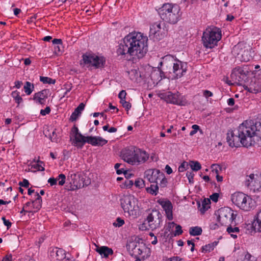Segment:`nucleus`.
<instances>
[{
  "mask_svg": "<svg viewBox=\"0 0 261 261\" xmlns=\"http://www.w3.org/2000/svg\"><path fill=\"white\" fill-rule=\"evenodd\" d=\"M148 38L140 32L129 33L117 49L118 55H129L133 58H142L148 50Z\"/></svg>",
  "mask_w": 261,
  "mask_h": 261,
  "instance_id": "f257e3e1",
  "label": "nucleus"
},
{
  "mask_svg": "<svg viewBox=\"0 0 261 261\" xmlns=\"http://www.w3.org/2000/svg\"><path fill=\"white\" fill-rule=\"evenodd\" d=\"M249 122L242 123L236 129L229 130L227 134V141L232 147H238L242 145L244 147H249L254 144V141L251 135Z\"/></svg>",
  "mask_w": 261,
  "mask_h": 261,
  "instance_id": "f03ea898",
  "label": "nucleus"
},
{
  "mask_svg": "<svg viewBox=\"0 0 261 261\" xmlns=\"http://www.w3.org/2000/svg\"><path fill=\"white\" fill-rule=\"evenodd\" d=\"M160 64L165 73H168L169 78L172 80L181 77L187 70L186 63L179 61L170 55L164 56Z\"/></svg>",
  "mask_w": 261,
  "mask_h": 261,
  "instance_id": "7ed1b4c3",
  "label": "nucleus"
},
{
  "mask_svg": "<svg viewBox=\"0 0 261 261\" xmlns=\"http://www.w3.org/2000/svg\"><path fill=\"white\" fill-rule=\"evenodd\" d=\"M159 14L164 21L170 23H176L180 17V7L175 4L167 3L160 8Z\"/></svg>",
  "mask_w": 261,
  "mask_h": 261,
  "instance_id": "20e7f679",
  "label": "nucleus"
},
{
  "mask_svg": "<svg viewBox=\"0 0 261 261\" xmlns=\"http://www.w3.org/2000/svg\"><path fill=\"white\" fill-rule=\"evenodd\" d=\"M120 205L125 216L135 218L139 214L138 201L130 194L124 195L120 199Z\"/></svg>",
  "mask_w": 261,
  "mask_h": 261,
  "instance_id": "39448f33",
  "label": "nucleus"
},
{
  "mask_svg": "<svg viewBox=\"0 0 261 261\" xmlns=\"http://www.w3.org/2000/svg\"><path fill=\"white\" fill-rule=\"evenodd\" d=\"M222 36L221 30L216 27L207 28L203 33L202 41L206 48H213L217 45Z\"/></svg>",
  "mask_w": 261,
  "mask_h": 261,
  "instance_id": "423d86ee",
  "label": "nucleus"
},
{
  "mask_svg": "<svg viewBox=\"0 0 261 261\" xmlns=\"http://www.w3.org/2000/svg\"><path fill=\"white\" fill-rule=\"evenodd\" d=\"M232 202L240 210L248 212L255 207V201L252 198L242 193L235 192L231 195Z\"/></svg>",
  "mask_w": 261,
  "mask_h": 261,
  "instance_id": "0eeeda50",
  "label": "nucleus"
},
{
  "mask_svg": "<svg viewBox=\"0 0 261 261\" xmlns=\"http://www.w3.org/2000/svg\"><path fill=\"white\" fill-rule=\"evenodd\" d=\"M83 61L88 67L94 69L100 68L104 66L106 59L103 56H98L93 53H87L82 56Z\"/></svg>",
  "mask_w": 261,
  "mask_h": 261,
  "instance_id": "6e6552de",
  "label": "nucleus"
},
{
  "mask_svg": "<svg viewBox=\"0 0 261 261\" xmlns=\"http://www.w3.org/2000/svg\"><path fill=\"white\" fill-rule=\"evenodd\" d=\"M218 220L221 225H231L236 219L237 214L228 207H224L218 211Z\"/></svg>",
  "mask_w": 261,
  "mask_h": 261,
  "instance_id": "1a4fd4ad",
  "label": "nucleus"
},
{
  "mask_svg": "<svg viewBox=\"0 0 261 261\" xmlns=\"http://www.w3.org/2000/svg\"><path fill=\"white\" fill-rule=\"evenodd\" d=\"M244 184L251 191H261V174H250L246 176Z\"/></svg>",
  "mask_w": 261,
  "mask_h": 261,
  "instance_id": "9d476101",
  "label": "nucleus"
},
{
  "mask_svg": "<svg viewBox=\"0 0 261 261\" xmlns=\"http://www.w3.org/2000/svg\"><path fill=\"white\" fill-rule=\"evenodd\" d=\"M68 185L66 186L68 191H75L84 186L80 174L78 172H69L67 176Z\"/></svg>",
  "mask_w": 261,
  "mask_h": 261,
  "instance_id": "9b49d317",
  "label": "nucleus"
},
{
  "mask_svg": "<svg viewBox=\"0 0 261 261\" xmlns=\"http://www.w3.org/2000/svg\"><path fill=\"white\" fill-rule=\"evenodd\" d=\"M161 222L162 215L157 210H152L145 220V224L152 230L160 227Z\"/></svg>",
  "mask_w": 261,
  "mask_h": 261,
  "instance_id": "f8f14e48",
  "label": "nucleus"
},
{
  "mask_svg": "<svg viewBox=\"0 0 261 261\" xmlns=\"http://www.w3.org/2000/svg\"><path fill=\"white\" fill-rule=\"evenodd\" d=\"M242 46V44L238 43L233 47L232 51L234 54L237 55L239 56L238 58L242 61H249L252 59L253 55V52L251 51V48H249L243 49Z\"/></svg>",
  "mask_w": 261,
  "mask_h": 261,
  "instance_id": "ddd939ff",
  "label": "nucleus"
},
{
  "mask_svg": "<svg viewBox=\"0 0 261 261\" xmlns=\"http://www.w3.org/2000/svg\"><path fill=\"white\" fill-rule=\"evenodd\" d=\"M71 133L73 139L74 145L80 148H82L86 143H88V136L85 137L79 132L78 128L74 126L72 127Z\"/></svg>",
  "mask_w": 261,
  "mask_h": 261,
  "instance_id": "4468645a",
  "label": "nucleus"
},
{
  "mask_svg": "<svg viewBox=\"0 0 261 261\" xmlns=\"http://www.w3.org/2000/svg\"><path fill=\"white\" fill-rule=\"evenodd\" d=\"M165 35L164 29L159 22L153 23L150 28L149 36L155 40H159Z\"/></svg>",
  "mask_w": 261,
  "mask_h": 261,
  "instance_id": "2eb2a0df",
  "label": "nucleus"
},
{
  "mask_svg": "<svg viewBox=\"0 0 261 261\" xmlns=\"http://www.w3.org/2000/svg\"><path fill=\"white\" fill-rule=\"evenodd\" d=\"M136 148L132 147L123 149L121 153L122 160L132 165H135Z\"/></svg>",
  "mask_w": 261,
  "mask_h": 261,
  "instance_id": "dca6fc26",
  "label": "nucleus"
},
{
  "mask_svg": "<svg viewBox=\"0 0 261 261\" xmlns=\"http://www.w3.org/2000/svg\"><path fill=\"white\" fill-rule=\"evenodd\" d=\"M163 176V172L156 169H149L144 172V178L151 183H158L159 177Z\"/></svg>",
  "mask_w": 261,
  "mask_h": 261,
  "instance_id": "f3484780",
  "label": "nucleus"
},
{
  "mask_svg": "<svg viewBox=\"0 0 261 261\" xmlns=\"http://www.w3.org/2000/svg\"><path fill=\"white\" fill-rule=\"evenodd\" d=\"M250 128H251V135L254 141V143L261 141V122H256L255 124L252 121L249 122Z\"/></svg>",
  "mask_w": 261,
  "mask_h": 261,
  "instance_id": "a211bd4d",
  "label": "nucleus"
},
{
  "mask_svg": "<svg viewBox=\"0 0 261 261\" xmlns=\"http://www.w3.org/2000/svg\"><path fill=\"white\" fill-rule=\"evenodd\" d=\"M65 251L61 248H50L49 256L51 260H62L65 258Z\"/></svg>",
  "mask_w": 261,
  "mask_h": 261,
  "instance_id": "6ab92c4d",
  "label": "nucleus"
},
{
  "mask_svg": "<svg viewBox=\"0 0 261 261\" xmlns=\"http://www.w3.org/2000/svg\"><path fill=\"white\" fill-rule=\"evenodd\" d=\"M245 89L253 93L261 92V79L254 78L252 80L250 84L245 86Z\"/></svg>",
  "mask_w": 261,
  "mask_h": 261,
  "instance_id": "aec40b11",
  "label": "nucleus"
},
{
  "mask_svg": "<svg viewBox=\"0 0 261 261\" xmlns=\"http://www.w3.org/2000/svg\"><path fill=\"white\" fill-rule=\"evenodd\" d=\"M135 165L145 163L149 159V155L145 151L136 148Z\"/></svg>",
  "mask_w": 261,
  "mask_h": 261,
  "instance_id": "412c9836",
  "label": "nucleus"
},
{
  "mask_svg": "<svg viewBox=\"0 0 261 261\" xmlns=\"http://www.w3.org/2000/svg\"><path fill=\"white\" fill-rule=\"evenodd\" d=\"M165 98L168 102L178 105H182L181 96L178 92L173 93L168 92L166 93Z\"/></svg>",
  "mask_w": 261,
  "mask_h": 261,
  "instance_id": "4be33fe9",
  "label": "nucleus"
},
{
  "mask_svg": "<svg viewBox=\"0 0 261 261\" xmlns=\"http://www.w3.org/2000/svg\"><path fill=\"white\" fill-rule=\"evenodd\" d=\"M147 72L145 73L147 77L145 79L149 77L154 81H160L162 79L161 73L159 69H153L150 67L147 68Z\"/></svg>",
  "mask_w": 261,
  "mask_h": 261,
  "instance_id": "5701e85b",
  "label": "nucleus"
},
{
  "mask_svg": "<svg viewBox=\"0 0 261 261\" xmlns=\"http://www.w3.org/2000/svg\"><path fill=\"white\" fill-rule=\"evenodd\" d=\"M128 74L131 80L139 82L141 80L145 79L147 77L146 74L143 73L142 71L137 69H132L128 72Z\"/></svg>",
  "mask_w": 261,
  "mask_h": 261,
  "instance_id": "b1692460",
  "label": "nucleus"
},
{
  "mask_svg": "<svg viewBox=\"0 0 261 261\" xmlns=\"http://www.w3.org/2000/svg\"><path fill=\"white\" fill-rule=\"evenodd\" d=\"M159 203L165 211L167 218L169 220H172V205L170 201L162 200L159 201Z\"/></svg>",
  "mask_w": 261,
  "mask_h": 261,
  "instance_id": "393cba45",
  "label": "nucleus"
},
{
  "mask_svg": "<svg viewBox=\"0 0 261 261\" xmlns=\"http://www.w3.org/2000/svg\"><path fill=\"white\" fill-rule=\"evenodd\" d=\"M108 141L99 136H88V143L92 146H103L107 144Z\"/></svg>",
  "mask_w": 261,
  "mask_h": 261,
  "instance_id": "a878e982",
  "label": "nucleus"
},
{
  "mask_svg": "<svg viewBox=\"0 0 261 261\" xmlns=\"http://www.w3.org/2000/svg\"><path fill=\"white\" fill-rule=\"evenodd\" d=\"M49 93V90H43L36 93L34 95L33 99L40 104H43L44 103V100L47 98Z\"/></svg>",
  "mask_w": 261,
  "mask_h": 261,
  "instance_id": "bb28decb",
  "label": "nucleus"
},
{
  "mask_svg": "<svg viewBox=\"0 0 261 261\" xmlns=\"http://www.w3.org/2000/svg\"><path fill=\"white\" fill-rule=\"evenodd\" d=\"M252 226L255 232H261V210L259 211L254 217Z\"/></svg>",
  "mask_w": 261,
  "mask_h": 261,
  "instance_id": "cd10ccee",
  "label": "nucleus"
},
{
  "mask_svg": "<svg viewBox=\"0 0 261 261\" xmlns=\"http://www.w3.org/2000/svg\"><path fill=\"white\" fill-rule=\"evenodd\" d=\"M97 252L102 257L107 258L109 255L113 253V251L111 248L107 246H101L96 249Z\"/></svg>",
  "mask_w": 261,
  "mask_h": 261,
  "instance_id": "c85d7f7f",
  "label": "nucleus"
},
{
  "mask_svg": "<svg viewBox=\"0 0 261 261\" xmlns=\"http://www.w3.org/2000/svg\"><path fill=\"white\" fill-rule=\"evenodd\" d=\"M197 204L199 211L203 214L210 208L211 201L209 199L205 198Z\"/></svg>",
  "mask_w": 261,
  "mask_h": 261,
  "instance_id": "c756f323",
  "label": "nucleus"
},
{
  "mask_svg": "<svg viewBox=\"0 0 261 261\" xmlns=\"http://www.w3.org/2000/svg\"><path fill=\"white\" fill-rule=\"evenodd\" d=\"M129 248H132L133 253L136 255H141L143 253L142 246L140 243L134 242H132L129 245Z\"/></svg>",
  "mask_w": 261,
  "mask_h": 261,
  "instance_id": "7c9ffc66",
  "label": "nucleus"
},
{
  "mask_svg": "<svg viewBox=\"0 0 261 261\" xmlns=\"http://www.w3.org/2000/svg\"><path fill=\"white\" fill-rule=\"evenodd\" d=\"M146 190L147 193L150 194L156 195L159 190L158 183H153V184H151L149 187L146 188Z\"/></svg>",
  "mask_w": 261,
  "mask_h": 261,
  "instance_id": "2f4dec72",
  "label": "nucleus"
},
{
  "mask_svg": "<svg viewBox=\"0 0 261 261\" xmlns=\"http://www.w3.org/2000/svg\"><path fill=\"white\" fill-rule=\"evenodd\" d=\"M202 230L200 227L195 226L190 228L189 233L191 236H196L200 235L202 233Z\"/></svg>",
  "mask_w": 261,
  "mask_h": 261,
  "instance_id": "473e14b6",
  "label": "nucleus"
},
{
  "mask_svg": "<svg viewBox=\"0 0 261 261\" xmlns=\"http://www.w3.org/2000/svg\"><path fill=\"white\" fill-rule=\"evenodd\" d=\"M217 242H214L211 244H208L202 247V252H210L212 251L214 248L217 246Z\"/></svg>",
  "mask_w": 261,
  "mask_h": 261,
  "instance_id": "72a5a7b5",
  "label": "nucleus"
},
{
  "mask_svg": "<svg viewBox=\"0 0 261 261\" xmlns=\"http://www.w3.org/2000/svg\"><path fill=\"white\" fill-rule=\"evenodd\" d=\"M175 225H176L175 230L174 232V236H179L182 233L181 226L179 225H176L174 222H171L169 223V227L170 228H173Z\"/></svg>",
  "mask_w": 261,
  "mask_h": 261,
  "instance_id": "f704fd0d",
  "label": "nucleus"
},
{
  "mask_svg": "<svg viewBox=\"0 0 261 261\" xmlns=\"http://www.w3.org/2000/svg\"><path fill=\"white\" fill-rule=\"evenodd\" d=\"M24 90L25 93L29 95L34 90V85L31 84L29 82H26L24 86Z\"/></svg>",
  "mask_w": 261,
  "mask_h": 261,
  "instance_id": "c9c22d12",
  "label": "nucleus"
},
{
  "mask_svg": "<svg viewBox=\"0 0 261 261\" xmlns=\"http://www.w3.org/2000/svg\"><path fill=\"white\" fill-rule=\"evenodd\" d=\"M227 231L229 234H230L231 237L236 239L237 238V235L235 233H238L239 232V228L238 227H232L229 226L227 228Z\"/></svg>",
  "mask_w": 261,
  "mask_h": 261,
  "instance_id": "e433bc0d",
  "label": "nucleus"
},
{
  "mask_svg": "<svg viewBox=\"0 0 261 261\" xmlns=\"http://www.w3.org/2000/svg\"><path fill=\"white\" fill-rule=\"evenodd\" d=\"M11 96L18 105H19L23 101L22 97L20 96V93L18 91H13Z\"/></svg>",
  "mask_w": 261,
  "mask_h": 261,
  "instance_id": "4c0bfd02",
  "label": "nucleus"
},
{
  "mask_svg": "<svg viewBox=\"0 0 261 261\" xmlns=\"http://www.w3.org/2000/svg\"><path fill=\"white\" fill-rule=\"evenodd\" d=\"M189 164L193 171H197L201 168V166L198 161H190Z\"/></svg>",
  "mask_w": 261,
  "mask_h": 261,
  "instance_id": "58836bf2",
  "label": "nucleus"
},
{
  "mask_svg": "<svg viewBox=\"0 0 261 261\" xmlns=\"http://www.w3.org/2000/svg\"><path fill=\"white\" fill-rule=\"evenodd\" d=\"M43 163L40 161H34V164L32 166L39 171H43L44 170V168L43 167Z\"/></svg>",
  "mask_w": 261,
  "mask_h": 261,
  "instance_id": "ea45409f",
  "label": "nucleus"
},
{
  "mask_svg": "<svg viewBox=\"0 0 261 261\" xmlns=\"http://www.w3.org/2000/svg\"><path fill=\"white\" fill-rule=\"evenodd\" d=\"M212 172L216 175L219 174L222 171V167L218 164H214L211 165Z\"/></svg>",
  "mask_w": 261,
  "mask_h": 261,
  "instance_id": "a19ab883",
  "label": "nucleus"
},
{
  "mask_svg": "<svg viewBox=\"0 0 261 261\" xmlns=\"http://www.w3.org/2000/svg\"><path fill=\"white\" fill-rule=\"evenodd\" d=\"M40 80L44 84H54L56 80L48 77L40 76Z\"/></svg>",
  "mask_w": 261,
  "mask_h": 261,
  "instance_id": "79ce46f5",
  "label": "nucleus"
},
{
  "mask_svg": "<svg viewBox=\"0 0 261 261\" xmlns=\"http://www.w3.org/2000/svg\"><path fill=\"white\" fill-rule=\"evenodd\" d=\"M136 187L139 189L142 188L145 186L144 181L141 178L137 179L134 182Z\"/></svg>",
  "mask_w": 261,
  "mask_h": 261,
  "instance_id": "37998d69",
  "label": "nucleus"
},
{
  "mask_svg": "<svg viewBox=\"0 0 261 261\" xmlns=\"http://www.w3.org/2000/svg\"><path fill=\"white\" fill-rule=\"evenodd\" d=\"M158 181H160L159 185L161 187L164 188L166 187L167 184V179L165 177L163 173V176L162 177H159L158 179Z\"/></svg>",
  "mask_w": 261,
  "mask_h": 261,
  "instance_id": "c03bdc74",
  "label": "nucleus"
},
{
  "mask_svg": "<svg viewBox=\"0 0 261 261\" xmlns=\"http://www.w3.org/2000/svg\"><path fill=\"white\" fill-rule=\"evenodd\" d=\"M124 224V221L120 217L116 219L115 222H113V224L115 227H120Z\"/></svg>",
  "mask_w": 261,
  "mask_h": 261,
  "instance_id": "a18cd8bd",
  "label": "nucleus"
},
{
  "mask_svg": "<svg viewBox=\"0 0 261 261\" xmlns=\"http://www.w3.org/2000/svg\"><path fill=\"white\" fill-rule=\"evenodd\" d=\"M256 258L255 257L251 255L250 253H247L243 260V261H256Z\"/></svg>",
  "mask_w": 261,
  "mask_h": 261,
  "instance_id": "49530a36",
  "label": "nucleus"
},
{
  "mask_svg": "<svg viewBox=\"0 0 261 261\" xmlns=\"http://www.w3.org/2000/svg\"><path fill=\"white\" fill-rule=\"evenodd\" d=\"M80 115L81 113H79L78 111H76V110H75L74 112L72 113L70 117V120L71 121H75Z\"/></svg>",
  "mask_w": 261,
  "mask_h": 261,
  "instance_id": "de8ad7c7",
  "label": "nucleus"
},
{
  "mask_svg": "<svg viewBox=\"0 0 261 261\" xmlns=\"http://www.w3.org/2000/svg\"><path fill=\"white\" fill-rule=\"evenodd\" d=\"M194 174L192 172L188 171L186 173V176L187 177L188 180H189V182L190 184L194 183Z\"/></svg>",
  "mask_w": 261,
  "mask_h": 261,
  "instance_id": "09e8293b",
  "label": "nucleus"
},
{
  "mask_svg": "<svg viewBox=\"0 0 261 261\" xmlns=\"http://www.w3.org/2000/svg\"><path fill=\"white\" fill-rule=\"evenodd\" d=\"M66 181V176L64 174H59V181L58 182L59 185L63 186L65 184Z\"/></svg>",
  "mask_w": 261,
  "mask_h": 261,
  "instance_id": "8fccbe9b",
  "label": "nucleus"
},
{
  "mask_svg": "<svg viewBox=\"0 0 261 261\" xmlns=\"http://www.w3.org/2000/svg\"><path fill=\"white\" fill-rule=\"evenodd\" d=\"M192 127L193 128V130L191 131L190 133V136H193L194 134H195L199 128V126L196 124L193 125Z\"/></svg>",
  "mask_w": 261,
  "mask_h": 261,
  "instance_id": "3c124183",
  "label": "nucleus"
},
{
  "mask_svg": "<svg viewBox=\"0 0 261 261\" xmlns=\"http://www.w3.org/2000/svg\"><path fill=\"white\" fill-rule=\"evenodd\" d=\"M2 219L3 221L4 225L7 226V229H8L12 225L11 222L9 220H7L4 217H2Z\"/></svg>",
  "mask_w": 261,
  "mask_h": 261,
  "instance_id": "603ef678",
  "label": "nucleus"
},
{
  "mask_svg": "<svg viewBox=\"0 0 261 261\" xmlns=\"http://www.w3.org/2000/svg\"><path fill=\"white\" fill-rule=\"evenodd\" d=\"M35 196V200L34 201H33V203H41L42 199H41V197L39 195V193H36Z\"/></svg>",
  "mask_w": 261,
  "mask_h": 261,
  "instance_id": "864d4df0",
  "label": "nucleus"
},
{
  "mask_svg": "<svg viewBox=\"0 0 261 261\" xmlns=\"http://www.w3.org/2000/svg\"><path fill=\"white\" fill-rule=\"evenodd\" d=\"M50 112V109L49 107H46L45 109L41 110L40 111V114L43 116H45L46 114H49Z\"/></svg>",
  "mask_w": 261,
  "mask_h": 261,
  "instance_id": "5fc2aeb1",
  "label": "nucleus"
},
{
  "mask_svg": "<svg viewBox=\"0 0 261 261\" xmlns=\"http://www.w3.org/2000/svg\"><path fill=\"white\" fill-rule=\"evenodd\" d=\"M19 185L20 186L28 188L29 186V182L27 179H24L22 181L19 182Z\"/></svg>",
  "mask_w": 261,
  "mask_h": 261,
  "instance_id": "6e6d98bb",
  "label": "nucleus"
},
{
  "mask_svg": "<svg viewBox=\"0 0 261 261\" xmlns=\"http://www.w3.org/2000/svg\"><path fill=\"white\" fill-rule=\"evenodd\" d=\"M219 194L215 193L213 194L211 196V199L214 202H216L218 201V198H219Z\"/></svg>",
  "mask_w": 261,
  "mask_h": 261,
  "instance_id": "4d7b16f0",
  "label": "nucleus"
},
{
  "mask_svg": "<svg viewBox=\"0 0 261 261\" xmlns=\"http://www.w3.org/2000/svg\"><path fill=\"white\" fill-rule=\"evenodd\" d=\"M85 105L83 103H81L79 106L75 109L81 114V112L84 110Z\"/></svg>",
  "mask_w": 261,
  "mask_h": 261,
  "instance_id": "13d9d810",
  "label": "nucleus"
},
{
  "mask_svg": "<svg viewBox=\"0 0 261 261\" xmlns=\"http://www.w3.org/2000/svg\"><path fill=\"white\" fill-rule=\"evenodd\" d=\"M48 182L52 186L57 184V179L54 177H51L48 179Z\"/></svg>",
  "mask_w": 261,
  "mask_h": 261,
  "instance_id": "bf43d9fd",
  "label": "nucleus"
},
{
  "mask_svg": "<svg viewBox=\"0 0 261 261\" xmlns=\"http://www.w3.org/2000/svg\"><path fill=\"white\" fill-rule=\"evenodd\" d=\"M240 73L238 72V73H235V72H233L231 74V76L232 77V78H234L235 79L236 81H237L238 82H240L241 81L240 80V76L239 75H237V74H239Z\"/></svg>",
  "mask_w": 261,
  "mask_h": 261,
  "instance_id": "052dcab7",
  "label": "nucleus"
},
{
  "mask_svg": "<svg viewBox=\"0 0 261 261\" xmlns=\"http://www.w3.org/2000/svg\"><path fill=\"white\" fill-rule=\"evenodd\" d=\"M126 93L125 90H122L120 92L118 97L120 99H125Z\"/></svg>",
  "mask_w": 261,
  "mask_h": 261,
  "instance_id": "680f3d73",
  "label": "nucleus"
},
{
  "mask_svg": "<svg viewBox=\"0 0 261 261\" xmlns=\"http://www.w3.org/2000/svg\"><path fill=\"white\" fill-rule=\"evenodd\" d=\"M203 96L206 98H208L209 97L213 96V93L211 91L208 90H204L203 92Z\"/></svg>",
  "mask_w": 261,
  "mask_h": 261,
  "instance_id": "e2e57ef3",
  "label": "nucleus"
},
{
  "mask_svg": "<svg viewBox=\"0 0 261 261\" xmlns=\"http://www.w3.org/2000/svg\"><path fill=\"white\" fill-rule=\"evenodd\" d=\"M122 106L127 111H128L131 108V104L129 102L126 101V102H124V103H123Z\"/></svg>",
  "mask_w": 261,
  "mask_h": 261,
  "instance_id": "0e129e2a",
  "label": "nucleus"
},
{
  "mask_svg": "<svg viewBox=\"0 0 261 261\" xmlns=\"http://www.w3.org/2000/svg\"><path fill=\"white\" fill-rule=\"evenodd\" d=\"M50 140H51V141H55V142L57 141V135L56 134L55 130H54L53 132L52 135H50Z\"/></svg>",
  "mask_w": 261,
  "mask_h": 261,
  "instance_id": "69168bd1",
  "label": "nucleus"
},
{
  "mask_svg": "<svg viewBox=\"0 0 261 261\" xmlns=\"http://www.w3.org/2000/svg\"><path fill=\"white\" fill-rule=\"evenodd\" d=\"M52 42L54 46L57 45H61L62 40L60 39H55L52 41Z\"/></svg>",
  "mask_w": 261,
  "mask_h": 261,
  "instance_id": "338daca9",
  "label": "nucleus"
},
{
  "mask_svg": "<svg viewBox=\"0 0 261 261\" xmlns=\"http://www.w3.org/2000/svg\"><path fill=\"white\" fill-rule=\"evenodd\" d=\"M2 261H13L12 255L11 254L6 255L2 260Z\"/></svg>",
  "mask_w": 261,
  "mask_h": 261,
  "instance_id": "774afa93",
  "label": "nucleus"
}]
</instances>
